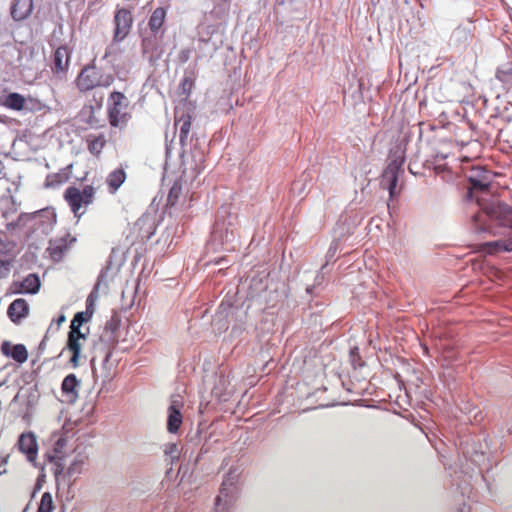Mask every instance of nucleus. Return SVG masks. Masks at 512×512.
Segmentation results:
<instances>
[{
  "label": "nucleus",
  "instance_id": "obj_13",
  "mask_svg": "<svg viewBox=\"0 0 512 512\" xmlns=\"http://www.w3.org/2000/svg\"><path fill=\"white\" fill-rule=\"evenodd\" d=\"M181 408V400L174 399L172 402H170L169 409H167V431H169L170 434L177 433L181 427Z\"/></svg>",
  "mask_w": 512,
  "mask_h": 512
},
{
  "label": "nucleus",
  "instance_id": "obj_23",
  "mask_svg": "<svg viewBox=\"0 0 512 512\" xmlns=\"http://www.w3.org/2000/svg\"><path fill=\"white\" fill-rule=\"evenodd\" d=\"M496 79H498L504 86H512V61H507L501 64L495 73Z\"/></svg>",
  "mask_w": 512,
  "mask_h": 512
},
{
  "label": "nucleus",
  "instance_id": "obj_9",
  "mask_svg": "<svg viewBox=\"0 0 512 512\" xmlns=\"http://www.w3.org/2000/svg\"><path fill=\"white\" fill-rule=\"evenodd\" d=\"M133 24L131 11L126 8L117 9L114 15L113 42L123 41L130 33Z\"/></svg>",
  "mask_w": 512,
  "mask_h": 512
},
{
  "label": "nucleus",
  "instance_id": "obj_35",
  "mask_svg": "<svg viewBox=\"0 0 512 512\" xmlns=\"http://www.w3.org/2000/svg\"><path fill=\"white\" fill-rule=\"evenodd\" d=\"M1 352H11L10 351V343L9 342H3L1 345Z\"/></svg>",
  "mask_w": 512,
  "mask_h": 512
},
{
  "label": "nucleus",
  "instance_id": "obj_3",
  "mask_svg": "<svg viewBox=\"0 0 512 512\" xmlns=\"http://www.w3.org/2000/svg\"><path fill=\"white\" fill-rule=\"evenodd\" d=\"M94 313V297L90 294L86 300V310L75 314L71 321L70 331L68 334L67 347L70 352H80L81 340L85 341L88 328L82 331L83 324L87 323Z\"/></svg>",
  "mask_w": 512,
  "mask_h": 512
},
{
  "label": "nucleus",
  "instance_id": "obj_30",
  "mask_svg": "<svg viewBox=\"0 0 512 512\" xmlns=\"http://www.w3.org/2000/svg\"><path fill=\"white\" fill-rule=\"evenodd\" d=\"M10 272V262L0 259V278H5Z\"/></svg>",
  "mask_w": 512,
  "mask_h": 512
},
{
  "label": "nucleus",
  "instance_id": "obj_26",
  "mask_svg": "<svg viewBox=\"0 0 512 512\" xmlns=\"http://www.w3.org/2000/svg\"><path fill=\"white\" fill-rule=\"evenodd\" d=\"M142 50L144 54H148L151 60L158 58L160 53L158 51L157 40L155 37L145 38L142 41Z\"/></svg>",
  "mask_w": 512,
  "mask_h": 512
},
{
  "label": "nucleus",
  "instance_id": "obj_42",
  "mask_svg": "<svg viewBox=\"0 0 512 512\" xmlns=\"http://www.w3.org/2000/svg\"><path fill=\"white\" fill-rule=\"evenodd\" d=\"M3 463H7V457L4 458Z\"/></svg>",
  "mask_w": 512,
  "mask_h": 512
},
{
  "label": "nucleus",
  "instance_id": "obj_4",
  "mask_svg": "<svg viewBox=\"0 0 512 512\" xmlns=\"http://www.w3.org/2000/svg\"><path fill=\"white\" fill-rule=\"evenodd\" d=\"M96 191L93 185H85L82 189L76 186L66 188L63 198L75 218L80 219L86 213L87 207L95 200Z\"/></svg>",
  "mask_w": 512,
  "mask_h": 512
},
{
  "label": "nucleus",
  "instance_id": "obj_38",
  "mask_svg": "<svg viewBox=\"0 0 512 512\" xmlns=\"http://www.w3.org/2000/svg\"><path fill=\"white\" fill-rule=\"evenodd\" d=\"M64 321H65V316H64V315H61V316L58 318L57 323H58V324H60V323H62V322H64Z\"/></svg>",
  "mask_w": 512,
  "mask_h": 512
},
{
  "label": "nucleus",
  "instance_id": "obj_19",
  "mask_svg": "<svg viewBox=\"0 0 512 512\" xmlns=\"http://www.w3.org/2000/svg\"><path fill=\"white\" fill-rule=\"evenodd\" d=\"M69 245L65 238H59L53 241H50L49 246L47 248V252L49 253L50 258L54 262H59L63 259L65 253L68 251Z\"/></svg>",
  "mask_w": 512,
  "mask_h": 512
},
{
  "label": "nucleus",
  "instance_id": "obj_39",
  "mask_svg": "<svg viewBox=\"0 0 512 512\" xmlns=\"http://www.w3.org/2000/svg\"><path fill=\"white\" fill-rule=\"evenodd\" d=\"M108 357H110V354H106V358H104V361H106V362H107Z\"/></svg>",
  "mask_w": 512,
  "mask_h": 512
},
{
  "label": "nucleus",
  "instance_id": "obj_10",
  "mask_svg": "<svg viewBox=\"0 0 512 512\" xmlns=\"http://www.w3.org/2000/svg\"><path fill=\"white\" fill-rule=\"evenodd\" d=\"M472 190L487 191L493 180V172L486 167L473 165L468 174Z\"/></svg>",
  "mask_w": 512,
  "mask_h": 512
},
{
  "label": "nucleus",
  "instance_id": "obj_14",
  "mask_svg": "<svg viewBox=\"0 0 512 512\" xmlns=\"http://www.w3.org/2000/svg\"><path fill=\"white\" fill-rule=\"evenodd\" d=\"M87 150L95 157H100L107 145V137L104 133H92L85 138Z\"/></svg>",
  "mask_w": 512,
  "mask_h": 512
},
{
  "label": "nucleus",
  "instance_id": "obj_41",
  "mask_svg": "<svg viewBox=\"0 0 512 512\" xmlns=\"http://www.w3.org/2000/svg\"><path fill=\"white\" fill-rule=\"evenodd\" d=\"M108 55H109V53H108V51H106L104 57L106 58V57H108Z\"/></svg>",
  "mask_w": 512,
  "mask_h": 512
},
{
  "label": "nucleus",
  "instance_id": "obj_33",
  "mask_svg": "<svg viewBox=\"0 0 512 512\" xmlns=\"http://www.w3.org/2000/svg\"><path fill=\"white\" fill-rule=\"evenodd\" d=\"M164 452H166V455H173L174 453H176V444L175 443H170L166 446V450H164Z\"/></svg>",
  "mask_w": 512,
  "mask_h": 512
},
{
  "label": "nucleus",
  "instance_id": "obj_25",
  "mask_svg": "<svg viewBox=\"0 0 512 512\" xmlns=\"http://www.w3.org/2000/svg\"><path fill=\"white\" fill-rule=\"evenodd\" d=\"M183 193V185L180 180L175 181L172 187L170 188V191L167 196V207H174L179 199L181 198Z\"/></svg>",
  "mask_w": 512,
  "mask_h": 512
},
{
  "label": "nucleus",
  "instance_id": "obj_28",
  "mask_svg": "<svg viewBox=\"0 0 512 512\" xmlns=\"http://www.w3.org/2000/svg\"><path fill=\"white\" fill-rule=\"evenodd\" d=\"M38 512H53V497H51L49 492L42 494Z\"/></svg>",
  "mask_w": 512,
  "mask_h": 512
},
{
  "label": "nucleus",
  "instance_id": "obj_5",
  "mask_svg": "<svg viewBox=\"0 0 512 512\" xmlns=\"http://www.w3.org/2000/svg\"><path fill=\"white\" fill-rule=\"evenodd\" d=\"M131 117L128 98L122 92H111L107 101V119L110 126L122 130L126 128Z\"/></svg>",
  "mask_w": 512,
  "mask_h": 512
},
{
  "label": "nucleus",
  "instance_id": "obj_29",
  "mask_svg": "<svg viewBox=\"0 0 512 512\" xmlns=\"http://www.w3.org/2000/svg\"><path fill=\"white\" fill-rule=\"evenodd\" d=\"M349 361L350 364L354 366V369H361L364 367V362L361 360L359 354H349Z\"/></svg>",
  "mask_w": 512,
  "mask_h": 512
},
{
  "label": "nucleus",
  "instance_id": "obj_24",
  "mask_svg": "<svg viewBox=\"0 0 512 512\" xmlns=\"http://www.w3.org/2000/svg\"><path fill=\"white\" fill-rule=\"evenodd\" d=\"M165 18L166 10L162 7H158L152 12L148 21V26L154 34H156L163 26Z\"/></svg>",
  "mask_w": 512,
  "mask_h": 512
},
{
  "label": "nucleus",
  "instance_id": "obj_37",
  "mask_svg": "<svg viewBox=\"0 0 512 512\" xmlns=\"http://www.w3.org/2000/svg\"><path fill=\"white\" fill-rule=\"evenodd\" d=\"M3 175H4V164L0 160V179L2 178Z\"/></svg>",
  "mask_w": 512,
  "mask_h": 512
},
{
  "label": "nucleus",
  "instance_id": "obj_11",
  "mask_svg": "<svg viewBox=\"0 0 512 512\" xmlns=\"http://www.w3.org/2000/svg\"><path fill=\"white\" fill-rule=\"evenodd\" d=\"M403 162V159H401L400 161H391L382 174L381 185L389 190L391 198H394L398 194V175L399 172L401 171Z\"/></svg>",
  "mask_w": 512,
  "mask_h": 512
},
{
  "label": "nucleus",
  "instance_id": "obj_12",
  "mask_svg": "<svg viewBox=\"0 0 512 512\" xmlns=\"http://www.w3.org/2000/svg\"><path fill=\"white\" fill-rule=\"evenodd\" d=\"M71 52L67 46L58 47L52 56L51 70L54 75L62 79L69 69Z\"/></svg>",
  "mask_w": 512,
  "mask_h": 512
},
{
  "label": "nucleus",
  "instance_id": "obj_27",
  "mask_svg": "<svg viewBox=\"0 0 512 512\" xmlns=\"http://www.w3.org/2000/svg\"><path fill=\"white\" fill-rule=\"evenodd\" d=\"M69 180V173L61 171L58 173L49 174L46 178V187L55 188Z\"/></svg>",
  "mask_w": 512,
  "mask_h": 512
},
{
  "label": "nucleus",
  "instance_id": "obj_8",
  "mask_svg": "<svg viewBox=\"0 0 512 512\" xmlns=\"http://www.w3.org/2000/svg\"><path fill=\"white\" fill-rule=\"evenodd\" d=\"M15 448L18 452L25 456L26 461L31 465H35L37 462V455H39V444L37 443V437L34 432L26 431L18 436Z\"/></svg>",
  "mask_w": 512,
  "mask_h": 512
},
{
  "label": "nucleus",
  "instance_id": "obj_34",
  "mask_svg": "<svg viewBox=\"0 0 512 512\" xmlns=\"http://www.w3.org/2000/svg\"><path fill=\"white\" fill-rule=\"evenodd\" d=\"M12 352H27V350L23 344H17L13 347Z\"/></svg>",
  "mask_w": 512,
  "mask_h": 512
},
{
  "label": "nucleus",
  "instance_id": "obj_1",
  "mask_svg": "<svg viewBox=\"0 0 512 512\" xmlns=\"http://www.w3.org/2000/svg\"><path fill=\"white\" fill-rule=\"evenodd\" d=\"M473 222L478 232L487 231L493 236H503L479 244L478 251L488 255L512 252V207L502 203L490 204L473 216Z\"/></svg>",
  "mask_w": 512,
  "mask_h": 512
},
{
  "label": "nucleus",
  "instance_id": "obj_22",
  "mask_svg": "<svg viewBox=\"0 0 512 512\" xmlns=\"http://www.w3.org/2000/svg\"><path fill=\"white\" fill-rule=\"evenodd\" d=\"M78 388V380H76L74 374H70L64 377L63 383H61V391L68 397V401L72 402L76 398V389Z\"/></svg>",
  "mask_w": 512,
  "mask_h": 512
},
{
  "label": "nucleus",
  "instance_id": "obj_2",
  "mask_svg": "<svg viewBox=\"0 0 512 512\" xmlns=\"http://www.w3.org/2000/svg\"><path fill=\"white\" fill-rule=\"evenodd\" d=\"M115 81L111 73H104L96 67L95 61L85 65L79 72L75 84L80 92H89L95 88H108Z\"/></svg>",
  "mask_w": 512,
  "mask_h": 512
},
{
  "label": "nucleus",
  "instance_id": "obj_20",
  "mask_svg": "<svg viewBox=\"0 0 512 512\" xmlns=\"http://www.w3.org/2000/svg\"><path fill=\"white\" fill-rule=\"evenodd\" d=\"M126 178L127 175L123 168H117L111 171L106 178L109 192L111 194H115L121 185L125 182Z\"/></svg>",
  "mask_w": 512,
  "mask_h": 512
},
{
  "label": "nucleus",
  "instance_id": "obj_40",
  "mask_svg": "<svg viewBox=\"0 0 512 512\" xmlns=\"http://www.w3.org/2000/svg\"><path fill=\"white\" fill-rule=\"evenodd\" d=\"M2 412V401H0V413Z\"/></svg>",
  "mask_w": 512,
  "mask_h": 512
},
{
  "label": "nucleus",
  "instance_id": "obj_31",
  "mask_svg": "<svg viewBox=\"0 0 512 512\" xmlns=\"http://www.w3.org/2000/svg\"><path fill=\"white\" fill-rule=\"evenodd\" d=\"M190 58V50L189 49H184L182 50L180 53H179V60L182 62V63H185L189 60Z\"/></svg>",
  "mask_w": 512,
  "mask_h": 512
},
{
  "label": "nucleus",
  "instance_id": "obj_17",
  "mask_svg": "<svg viewBox=\"0 0 512 512\" xmlns=\"http://www.w3.org/2000/svg\"><path fill=\"white\" fill-rule=\"evenodd\" d=\"M14 293L35 294L40 288V280L36 274H29L21 282L13 284Z\"/></svg>",
  "mask_w": 512,
  "mask_h": 512
},
{
  "label": "nucleus",
  "instance_id": "obj_18",
  "mask_svg": "<svg viewBox=\"0 0 512 512\" xmlns=\"http://www.w3.org/2000/svg\"><path fill=\"white\" fill-rule=\"evenodd\" d=\"M191 123H192V117L187 112H181L179 111L175 112V126L180 127V134H179V140L183 144L190 133L191 129Z\"/></svg>",
  "mask_w": 512,
  "mask_h": 512
},
{
  "label": "nucleus",
  "instance_id": "obj_15",
  "mask_svg": "<svg viewBox=\"0 0 512 512\" xmlns=\"http://www.w3.org/2000/svg\"><path fill=\"white\" fill-rule=\"evenodd\" d=\"M10 10L15 21L25 20L33 11V0H13Z\"/></svg>",
  "mask_w": 512,
  "mask_h": 512
},
{
  "label": "nucleus",
  "instance_id": "obj_6",
  "mask_svg": "<svg viewBox=\"0 0 512 512\" xmlns=\"http://www.w3.org/2000/svg\"><path fill=\"white\" fill-rule=\"evenodd\" d=\"M236 499V480L231 472L227 473L226 478L222 480L221 488H219V495L216 497L215 506L216 512H226L230 509Z\"/></svg>",
  "mask_w": 512,
  "mask_h": 512
},
{
  "label": "nucleus",
  "instance_id": "obj_32",
  "mask_svg": "<svg viewBox=\"0 0 512 512\" xmlns=\"http://www.w3.org/2000/svg\"><path fill=\"white\" fill-rule=\"evenodd\" d=\"M15 362L23 363L27 360V354H9Z\"/></svg>",
  "mask_w": 512,
  "mask_h": 512
},
{
  "label": "nucleus",
  "instance_id": "obj_36",
  "mask_svg": "<svg viewBox=\"0 0 512 512\" xmlns=\"http://www.w3.org/2000/svg\"><path fill=\"white\" fill-rule=\"evenodd\" d=\"M81 354H72V357H71V362L72 364H74V366L76 365V361L78 360V358L80 357Z\"/></svg>",
  "mask_w": 512,
  "mask_h": 512
},
{
  "label": "nucleus",
  "instance_id": "obj_21",
  "mask_svg": "<svg viewBox=\"0 0 512 512\" xmlns=\"http://www.w3.org/2000/svg\"><path fill=\"white\" fill-rule=\"evenodd\" d=\"M25 97L19 93L11 92L2 99V105L8 109L21 111L25 107Z\"/></svg>",
  "mask_w": 512,
  "mask_h": 512
},
{
  "label": "nucleus",
  "instance_id": "obj_7",
  "mask_svg": "<svg viewBox=\"0 0 512 512\" xmlns=\"http://www.w3.org/2000/svg\"><path fill=\"white\" fill-rule=\"evenodd\" d=\"M120 324L121 319L117 313H114L110 319L106 321L99 338L101 344L99 349L107 350V352H111L115 349L118 343Z\"/></svg>",
  "mask_w": 512,
  "mask_h": 512
},
{
  "label": "nucleus",
  "instance_id": "obj_16",
  "mask_svg": "<svg viewBox=\"0 0 512 512\" xmlns=\"http://www.w3.org/2000/svg\"><path fill=\"white\" fill-rule=\"evenodd\" d=\"M7 314L12 322L18 323L29 314V305L23 298L15 299L8 307Z\"/></svg>",
  "mask_w": 512,
  "mask_h": 512
}]
</instances>
